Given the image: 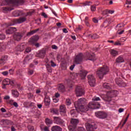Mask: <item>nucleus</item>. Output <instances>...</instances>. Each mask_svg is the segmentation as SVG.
I'll use <instances>...</instances> for the list:
<instances>
[{
	"instance_id": "1",
	"label": "nucleus",
	"mask_w": 131,
	"mask_h": 131,
	"mask_svg": "<svg viewBox=\"0 0 131 131\" xmlns=\"http://www.w3.org/2000/svg\"><path fill=\"white\" fill-rule=\"evenodd\" d=\"M85 99L84 98H81L78 100L77 101L75 102L74 105L76 109L79 110L81 112H85L88 111L89 109L85 108Z\"/></svg>"
},
{
	"instance_id": "2",
	"label": "nucleus",
	"mask_w": 131,
	"mask_h": 131,
	"mask_svg": "<svg viewBox=\"0 0 131 131\" xmlns=\"http://www.w3.org/2000/svg\"><path fill=\"white\" fill-rule=\"evenodd\" d=\"M108 73L109 68L107 66H103L99 68L96 72L97 75H98V77L100 79H102V78L104 77V75H106V74Z\"/></svg>"
},
{
	"instance_id": "3",
	"label": "nucleus",
	"mask_w": 131,
	"mask_h": 131,
	"mask_svg": "<svg viewBox=\"0 0 131 131\" xmlns=\"http://www.w3.org/2000/svg\"><path fill=\"white\" fill-rule=\"evenodd\" d=\"M79 123V120L77 119L71 118V125L69 126V129L70 131L76 130V127L77 124Z\"/></svg>"
},
{
	"instance_id": "4",
	"label": "nucleus",
	"mask_w": 131,
	"mask_h": 131,
	"mask_svg": "<svg viewBox=\"0 0 131 131\" xmlns=\"http://www.w3.org/2000/svg\"><path fill=\"white\" fill-rule=\"evenodd\" d=\"M39 39V37L37 35H35L31 37L29 40V45H34L36 48H39L40 47V44L38 42H36L37 40Z\"/></svg>"
},
{
	"instance_id": "5",
	"label": "nucleus",
	"mask_w": 131,
	"mask_h": 131,
	"mask_svg": "<svg viewBox=\"0 0 131 131\" xmlns=\"http://www.w3.org/2000/svg\"><path fill=\"white\" fill-rule=\"evenodd\" d=\"M27 18L25 17H20L18 19H14L12 20L13 24H10L9 25V26H12V25H15V24H20L25 22L26 21Z\"/></svg>"
},
{
	"instance_id": "6",
	"label": "nucleus",
	"mask_w": 131,
	"mask_h": 131,
	"mask_svg": "<svg viewBox=\"0 0 131 131\" xmlns=\"http://www.w3.org/2000/svg\"><path fill=\"white\" fill-rule=\"evenodd\" d=\"M75 94L76 97H81V96L84 95V90H83L81 86H78L76 88Z\"/></svg>"
},
{
	"instance_id": "7",
	"label": "nucleus",
	"mask_w": 131,
	"mask_h": 131,
	"mask_svg": "<svg viewBox=\"0 0 131 131\" xmlns=\"http://www.w3.org/2000/svg\"><path fill=\"white\" fill-rule=\"evenodd\" d=\"M88 107L90 109H99L101 107V104L99 102H90L88 105Z\"/></svg>"
},
{
	"instance_id": "8",
	"label": "nucleus",
	"mask_w": 131,
	"mask_h": 131,
	"mask_svg": "<svg viewBox=\"0 0 131 131\" xmlns=\"http://www.w3.org/2000/svg\"><path fill=\"white\" fill-rule=\"evenodd\" d=\"M88 82L91 86H95L96 85V79L93 75H89L88 76Z\"/></svg>"
},
{
	"instance_id": "9",
	"label": "nucleus",
	"mask_w": 131,
	"mask_h": 131,
	"mask_svg": "<svg viewBox=\"0 0 131 131\" xmlns=\"http://www.w3.org/2000/svg\"><path fill=\"white\" fill-rule=\"evenodd\" d=\"M95 115L96 117L101 119L107 118V113L103 111H99L95 113Z\"/></svg>"
},
{
	"instance_id": "10",
	"label": "nucleus",
	"mask_w": 131,
	"mask_h": 131,
	"mask_svg": "<svg viewBox=\"0 0 131 131\" xmlns=\"http://www.w3.org/2000/svg\"><path fill=\"white\" fill-rule=\"evenodd\" d=\"M24 35V33L23 32H16L13 35V38L14 40H16L17 41H20V40H21V39H22V37H23Z\"/></svg>"
},
{
	"instance_id": "11",
	"label": "nucleus",
	"mask_w": 131,
	"mask_h": 131,
	"mask_svg": "<svg viewBox=\"0 0 131 131\" xmlns=\"http://www.w3.org/2000/svg\"><path fill=\"white\" fill-rule=\"evenodd\" d=\"M3 85L5 87L6 86V85H9L10 84V85H12V86L15 85V82H14V81L11 80V79L9 78H6L4 79L3 81Z\"/></svg>"
},
{
	"instance_id": "12",
	"label": "nucleus",
	"mask_w": 131,
	"mask_h": 131,
	"mask_svg": "<svg viewBox=\"0 0 131 131\" xmlns=\"http://www.w3.org/2000/svg\"><path fill=\"white\" fill-rule=\"evenodd\" d=\"M83 58V55L82 54V53H80L78 54L75 58V63H76V64H79L80 62H82Z\"/></svg>"
},
{
	"instance_id": "13",
	"label": "nucleus",
	"mask_w": 131,
	"mask_h": 131,
	"mask_svg": "<svg viewBox=\"0 0 131 131\" xmlns=\"http://www.w3.org/2000/svg\"><path fill=\"white\" fill-rule=\"evenodd\" d=\"M46 56V50L45 49H42L39 51V52L36 54V57L38 58H41L43 59Z\"/></svg>"
},
{
	"instance_id": "14",
	"label": "nucleus",
	"mask_w": 131,
	"mask_h": 131,
	"mask_svg": "<svg viewBox=\"0 0 131 131\" xmlns=\"http://www.w3.org/2000/svg\"><path fill=\"white\" fill-rule=\"evenodd\" d=\"M13 6H23L25 4V0H13Z\"/></svg>"
},
{
	"instance_id": "15",
	"label": "nucleus",
	"mask_w": 131,
	"mask_h": 131,
	"mask_svg": "<svg viewBox=\"0 0 131 131\" xmlns=\"http://www.w3.org/2000/svg\"><path fill=\"white\" fill-rule=\"evenodd\" d=\"M116 83L119 85V86H126V84L124 82L122 81L121 79L116 78Z\"/></svg>"
},
{
	"instance_id": "16",
	"label": "nucleus",
	"mask_w": 131,
	"mask_h": 131,
	"mask_svg": "<svg viewBox=\"0 0 131 131\" xmlns=\"http://www.w3.org/2000/svg\"><path fill=\"white\" fill-rule=\"evenodd\" d=\"M85 126L88 131H95V129L97 128L90 123H86L85 124Z\"/></svg>"
},
{
	"instance_id": "17",
	"label": "nucleus",
	"mask_w": 131,
	"mask_h": 131,
	"mask_svg": "<svg viewBox=\"0 0 131 131\" xmlns=\"http://www.w3.org/2000/svg\"><path fill=\"white\" fill-rule=\"evenodd\" d=\"M16 31H17V28L15 27H10L6 30V34H13V33L16 32Z\"/></svg>"
},
{
	"instance_id": "18",
	"label": "nucleus",
	"mask_w": 131,
	"mask_h": 131,
	"mask_svg": "<svg viewBox=\"0 0 131 131\" xmlns=\"http://www.w3.org/2000/svg\"><path fill=\"white\" fill-rule=\"evenodd\" d=\"M86 56L89 60L90 61H95L96 60V57H95V54L93 53L92 54H90L89 52L86 53Z\"/></svg>"
},
{
	"instance_id": "19",
	"label": "nucleus",
	"mask_w": 131,
	"mask_h": 131,
	"mask_svg": "<svg viewBox=\"0 0 131 131\" xmlns=\"http://www.w3.org/2000/svg\"><path fill=\"white\" fill-rule=\"evenodd\" d=\"M54 121L55 123H56L57 124H63V120L59 117H54Z\"/></svg>"
},
{
	"instance_id": "20",
	"label": "nucleus",
	"mask_w": 131,
	"mask_h": 131,
	"mask_svg": "<svg viewBox=\"0 0 131 131\" xmlns=\"http://www.w3.org/2000/svg\"><path fill=\"white\" fill-rule=\"evenodd\" d=\"M25 50V45H18L16 47V51L17 52H23Z\"/></svg>"
},
{
	"instance_id": "21",
	"label": "nucleus",
	"mask_w": 131,
	"mask_h": 131,
	"mask_svg": "<svg viewBox=\"0 0 131 131\" xmlns=\"http://www.w3.org/2000/svg\"><path fill=\"white\" fill-rule=\"evenodd\" d=\"M58 91L61 92V93H64L66 89H65V86L62 84H58Z\"/></svg>"
},
{
	"instance_id": "22",
	"label": "nucleus",
	"mask_w": 131,
	"mask_h": 131,
	"mask_svg": "<svg viewBox=\"0 0 131 131\" xmlns=\"http://www.w3.org/2000/svg\"><path fill=\"white\" fill-rule=\"evenodd\" d=\"M3 6H7V5H13V0H4L2 2Z\"/></svg>"
},
{
	"instance_id": "23",
	"label": "nucleus",
	"mask_w": 131,
	"mask_h": 131,
	"mask_svg": "<svg viewBox=\"0 0 131 131\" xmlns=\"http://www.w3.org/2000/svg\"><path fill=\"white\" fill-rule=\"evenodd\" d=\"M88 72L85 71H81L80 73V75L81 76V79H84L86 77V74Z\"/></svg>"
},
{
	"instance_id": "24",
	"label": "nucleus",
	"mask_w": 131,
	"mask_h": 131,
	"mask_svg": "<svg viewBox=\"0 0 131 131\" xmlns=\"http://www.w3.org/2000/svg\"><path fill=\"white\" fill-rule=\"evenodd\" d=\"M60 113H63V116H65V114H66V107H65V105H60Z\"/></svg>"
},
{
	"instance_id": "25",
	"label": "nucleus",
	"mask_w": 131,
	"mask_h": 131,
	"mask_svg": "<svg viewBox=\"0 0 131 131\" xmlns=\"http://www.w3.org/2000/svg\"><path fill=\"white\" fill-rule=\"evenodd\" d=\"M78 108H76V110L72 109L70 111V114L72 117H77V115H76V110Z\"/></svg>"
},
{
	"instance_id": "26",
	"label": "nucleus",
	"mask_w": 131,
	"mask_h": 131,
	"mask_svg": "<svg viewBox=\"0 0 131 131\" xmlns=\"http://www.w3.org/2000/svg\"><path fill=\"white\" fill-rule=\"evenodd\" d=\"M113 97H116V95H114L112 96H109L107 95L105 97H104V100L106 102H111V98H113Z\"/></svg>"
},
{
	"instance_id": "27",
	"label": "nucleus",
	"mask_w": 131,
	"mask_h": 131,
	"mask_svg": "<svg viewBox=\"0 0 131 131\" xmlns=\"http://www.w3.org/2000/svg\"><path fill=\"white\" fill-rule=\"evenodd\" d=\"M52 131H62V128L59 126H53L51 129Z\"/></svg>"
},
{
	"instance_id": "28",
	"label": "nucleus",
	"mask_w": 131,
	"mask_h": 131,
	"mask_svg": "<svg viewBox=\"0 0 131 131\" xmlns=\"http://www.w3.org/2000/svg\"><path fill=\"white\" fill-rule=\"evenodd\" d=\"M110 53H111V55H112L113 57H116V56L118 55V52L117 51H116L114 49L111 50L110 51Z\"/></svg>"
},
{
	"instance_id": "29",
	"label": "nucleus",
	"mask_w": 131,
	"mask_h": 131,
	"mask_svg": "<svg viewBox=\"0 0 131 131\" xmlns=\"http://www.w3.org/2000/svg\"><path fill=\"white\" fill-rule=\"evenodd\" d=\"M39 30V29H37L36 30L31 31L30 32L27 33V36H30V35H32V34H34V33H36V32L38 31Z\"/></svg>"
},
{
	"instance_id": "30",
	"label": "nucleus",
	"mask_w": 131,
	"mask_h": 131,
	"mask_svg": "<svg viewBox=\"0 0 131 131\" xmlns=\"http://www.w3.org/2000/svg\"><path fill=\"white\" fill-rule=\"evenodd\" d=\"M46 106H49L51 103V99H50V97H46L44 100Z\"/></svg>"
},
{
	"instance_id": "31",
	"label": "nucleus",
	"mask_w": 131,
	"mask_h": 131,
	"mask_svg": "<svg viewBox=\"0 0 131 131\" xmlns=\"http://www.w3.org/2000/svg\"><path fill=\"white\" fill-rule=\"evenodd\" d=\"M122 62H124V59H123V57H122L121 56L118 57L116 59V63H122Z\"/></svg>"
},
{
	"instance_id": "32",
	"label": "nucleus",
	"mask_w": 131,
	"mask_h": 131,
	"mask_svg": "<svg viewBox=\"0 0 131 131\" xmlns=\"http://www.w3.org/2000/svg\"><path fill=\"white\" fill-rule=\"evenodd\" d=\"M12 94L13 97H14L15 98H18V97H19V92H18V91L16 90H12Z\"/></svg>"
},
{
	"instance_id": "33",
	"label": "nucleus",
	"mask_w": 131,
	"mask_h": 131,
	"mask_svg": "<svg viewBox=\"0 0 131 131\" xmlns=\"http://www.w3.org/2000/svg\"><path fill=\"white\" fill-rule=\"evenodd\" d=\"M103 87L107 90H110L111 89V85L108 83H104L103 84Z\"/></svg>"
},
{
	"instance_id": "34",
	"label": "nucleus",
	"mask_w": 131,
	"mask_h": 131,
	"mask_svg": "<svg viewBox=\"0 0 131 131\" xmlns=\"http://www.w3.org/2000/svg\"><path fill=\"white\" fill-rule=\"evenodd\" d=\"M2 9L4 13H7V12L11 11L12 10H13V8L10 7H3Z\"/></svg>"
},
{
	"instance_id": "35",
	"label": "nucleus",
	"mask_w": 131,
	"mask_h": 131,
	"mask_svg": "<svg viewBox=\"0 0 131 131\" xmlns=\"http://www.w3.org/2000/svg\"><path fill=\"white\" fill-rule=\"evenodd\" d=\"M45 122L47 125H50V124H53V120L47 118L45 119Z\"/></svg>"
},
{
	"instance_id": "36",
	"label": "nucleus",
	"mask_w": 131,
	"mask_h": 131,
	"mask_svg": "<svg viewBox=\"0 0 131 131\" xmlns=\"http://www.w3.org/2000/svg\"><path fill=\"white\" fill-rule=\"evenodd\" d=\"M114 10H106L103 12L104 15H108V14H113Z\"/></svg>"
},
{
	"instance_id": "37",
	"label": "nucleus",
	"mask_w": 131,
	"mask_h": 131,
	"mask_svg": "<svg viewBox=\"0 0 131 131\" xmlns=\"http://www.w3.org/2000/svg\"><path fill=\"white\" fill-rule=\"evenodd\" d=\"M90 36L91 37V38H92V39H96V38H98L99 37V36H98V35L97 34H94V35H88V37H90Z\"/></svg>"
},
{
	"instance_id": "38",
	"label": "nucleus",
	"mask_w": 131,
	"mask_h": 131,
	"mask_svg": "<svg viewBox=\"0 0 131 131\" xmlns=\"http://www.w3.org/2000/svg\"><path fill=\"white\" fill-rule=\"evenodd\" d=\"M27 127H28V129L29 131H35V130L34 129V127L33 126L29 125Z\"/></svg>"
},
{
	"instance_id": "39",
	"label": "nucleus",
	"mask_w": 131,
	"mask_h": 131,
	"mask_svg": "<svg viewBox=\"0 0 131 131\" xmlns=\"http://www.w3.org/2000/svg\"><path fill=\"white\" fill-rule=\"evenodd\" d=\"M2 121L3 123V124H6L7 125L10 124V121L8 120H2Z\"/></svg>"
},
{
	"instance_id": "40",
	"label": "nucleus",
	"mask_w": 131,
	"mask_h": 131,
	"mask_svg": "<svg viewBox=\"0 0 131 131\" xmlns=\"http://www.w3.org/2000/svg\"><path fill=\"white\" fill-rule=\"evenodd\" d=\"M66 103L68 106H69V105H71V100H70V99L68 98L66 100Z\"/></svg>"
},
{
	"instance_id": "41",
	"label": "nucleus",
	"mask_w": 131,
	"mask_h": 131,
	"mask_svg": "<svg viewBox=\"0 0 131 131\" xmlns=\"http://www.w3.org/2000/svg\"><path fill=\"white\" fill-rule=\"evenodd\" d=\"M47 68V70L48 71V72H52V68H51V66L50 64H47L46 66Z\"/></svg>"
},
{
	"instance_id": "42",
	"label": "nucleus",
	"mask_w": 131,
	"mask_h": 131,
	"mask_svg": "<svg viewBox=\"0 0 131 131\" xmlns=\"http://www.w3.org/2000/svg\"><path fill=\"white\" fill-rule=\"evenodd\" d=\"M90 4H92L91 2L86 1L85 3H82L83 6H90Z\"/></svg>"
},
{
	"instance_id": "43",
	"label": "nucleus",
	"mask_w": 131,
	"mask_h": 131,
	"mask_svg": "<svg viewBox=\"0 0 131 131\" xmlns=\"http://www.w3.org/2000/svg\"><path fill=\"white\" fill-rule=\"evenodd\" d=\"M25 14L23 12H19L17 14L14 15L15 17H19V16H23Z\"/></svg>"
},
{
	"instance_id": "44",
	"label": "nucleus",
	"mask_w": 131,
	"mask_h": 131,
	"mask_svg": "<svg viewBox=\"0 0 131 131\" xmlns=\"http://www.w3.org/2000/svg\"><path fill=\"white\" fill-rule=\"evenodd\" d=\"M6 38V35L4 34H0V39H5Z\"/></svg>"
},
{
	"instance_id": "45",
	"label": "nucleus",
	"mask_w": 131,
	"mask_h": 131,
	"mask_svg": "<svg viewBox=\"0 0 131 131\" xmlns=\"http://www.w3.org/2000/svg\"><path fill=\"white\" fill-rule=\"evenodd\" d=\"M61 67L62 68H63V69H65V68H66V67H67L66 62H64L61 63Z\"/></svg>"
},
{
	"instance_id": "46",
	"label": "nucleus",
	"mask_w": 131,
	"mask_h": 131,
	"mask_svg": "<svg viewBox=\"0 0 131 131\" xmlns=\"http://www.w3.org/2000/svg\"><path fill=\"white\" fill-rule=\"evenodd\" d=\"M1 59H3L4 61H7L8 60V56L5 55L1 57Z\"/></svg>"
},
{
	"instance_id": "47",
	"label": "nucleus",
	"mask_w": 131,
	"mask_h": 131,
	"mask_svg": "<svg viewBox=\"0 0 131 131\" xmlns=\"http://www.w3.org/2000/svg\"><path fill=\"white\" fill-rule=\"evenodd\" d=\"M91 10L92 12H95V11H96V6L92 5L91 6Z\"/></svg>"
},
{
	"instance_id": "48",
	"label": "nucleus",
	"mask_w": 131,
	"mask_h": 131,
	"mask_svg": "<svg viewBox=\"0 0 131 131\" xmlns=\"http://www.w3.org/2000/svg\"><path fill=\"white\" fill-rule=\"evenodd\" d=\"M78 131H85V129L82 127H79L78 128Z\"/></svg>"
},
{
	"instance_id": "49",
	"label": "nucleus",
	"mask_w": 131,
	"mask_h": 131,
	"mask_svg": "<svg viewBox=\"0 0 131 131\" xmlns=\"http://www.w3.org/2000/svg\"><path fill=\"white\" fill-rule=\"evenodd\" d=\"M33 13H34V11H30L29 12H28L27 14L26 15V17H27V16H31V15H32Z\"/></svg>"
},
{
	"instance_id": "50",
	"label": "nucleus",
	"mask_w": 131,
	"mask_h": 131,
	"mask_svg": "<svg viewBox=\"0 0 131 131\" xmlns=\"http://www.w3.org/2000/svg\"><path fill=\"white\" fill-rule=\"evenodd\" d=\"M117 27H119V30H120V28H121V27H124V25L122 24L121 26H120V24H118L117 25Z\"/></svg>"
},
{
	"instance_id": "51",
	"label": "nucleus",
	"mask_w": 131,
	"mask_h": 131,
	"mask_svg": "<svg viewBox=\"0 0 131 131\" xmlns=\"http://www.w3.org/2000/svg\"><path fill=\"white\" fill-rule=\"evenodd\" d=\"M41 16L44 17V18H48V15L45 12H42L41 13Z\"/></svg>"
},
{
	"instance_id": "52",
	"label": "nucleus",
	"mask_w": 131,
	"mask_h": 131,
	"mask_svg": "<svg viewBox=\"0 0 131 131\" xmlns=\"http://www.w3.org/2000/svg\"><path fill=\"white\" fill-rule=\"evenodd\" d=\"M82 27L81 26H79L75 30V31H78L81 30Z\"/></svg>"
},
{
	"instance_id": "53",
	"label": "nucleus",
	"mask_w": 131,
	"mask_h": 131,
	"mask_svg": "<svg viewBox=\"0 0 131 131\" xmlns=\"http://www.w3.org/2000/svg\"><path fill=\"white\" fill-rule=\"evenodd\" d=\"M100 98H99V97H96L95 98H93V99H92V101H93V102H96V101H100Z\"/></svg>"
},
{
	"instance_id": "54",
	"label": "nucleus",
	"mask_w": 131,
	"mask_h": 131,
	"mask_svg": "<svg viewBox=\"0 0 131 131\" xmlns=\"http://www.w3.org/2000/svg\"><path fill=\"white\" fill-rule=\"evenodd\" d=\"M53 113H54V114H58L59 112H58V110L57 109H53L52 110Z\"/></svg>"
},
{
	"instance_id": "55",
	"label": "nucleus",
	"mask_w": 131,
	"mask_h": 131,
	"mask_svg": "<svg viewBox=\"0 0 131 131\" xmlns=\"http://www.w3.org/2000/svg\"><path fill=\"white\" fill-rule=\"evenodd\" d=\"M25 52H26V53H30V52H31V49L30 48H27Z\"/></svg>"
},
{
	"instance_id": "56",
	"label": "nucleus",
	"mask_w": 131,
	"mask_h": 131,
	"mask_svg": "<svg viewBox=\"0 0 131 131\" xmlns=\"http://www.w3.org/2000/svg\"><path fill=\"white\" fill-rule=\"evenodd\" d=\"M51 63L52 67H55V66H56V63H55V62H54V61L53 60L51 61Z\"/></svg>"
},
{
	"instance_id": "57",
	"label": "nucleus",
	"mask_w": 131,
	"mask_h": 131,
	"mask_svg": "<svg viewBox=\"0 0 131 131\" xmlns=\"http://www.w3.org/2000/svg\"><path fill=\"white\" fill-rule=\"evenodd\" d=\"M9 73L11 75H13L14 74V70L13 69L9 70Z\"/></svg>"
},
{
	"instance_id": "58",
	"label": "nucleus",
	"mask_w": 131,
	"mask_h": 131,
	"mask_svg": "<svg viewBox=\"0 0 131 131\" xmlns=\"http://www.w3.org/2000/svg\"><path fill=\"white\" fill-rule=\"evenodd\" d=\"M2 74L5 76H7L9 74V72L8 71H5L2 72Z\"/></svg>"
},
{
	"instance_id": "59",
	"label": "nucleus",
	"mask_w": 131,
	"mask_h": 131,
	"mask_svg": "<svg viewBox=\"0 0 131 131\" xmlns=\"http://www.w3.org/2000/svg\"><path fill=\"white\" fill-rule=\"evenodd\" d=\"M0 64H2L3 65H4V64H5V60L4 59L1 58Z\"/></svg>"
},
{
	"instance_id": "60",
	"label": "nucleus",
	"mask_w": 131,
	"mask_h": 131,
	"mask_svg": "<svg viewBox=\"0 0 131 131\" xmlns=\"http://www.w3.org/2000/svg\"><path fill=\"white\" fill-rule=\"evenodd\" d=\"M13 106H14V107H16V108L18 107V103L16 102H14L13 103Z\"/></svg>"
},
{
	"instance_id": "61",
	"label": "nucleus",
	"mask_w": 131,
	"mask_h": 131,
	"mask_svg": "<svg viewBox=\"0 0 131 131\" xmlns=\"http://www.w3.org/2000/svg\"><path fill=\"white\" fill-rule=\"evenodd\" d=\"M52 48L53 50H57L58 49V47H57L56 45H52Z\"/></svg>"
},
{
	"instance_id": "62",
	"label": "nucleus",
	"mask_w": 131,
	"mask_h": 131,
	"mask_svg": "<svg viewBox=\"0 0 131 131\" xmlns=\"http://www.w3.org/2000/svg\"><path fill=\"white\" fill-rule=\"evenodd\" d=\"M115 46H121V43L119 42H115L114 43Z\"/></svg>"
},
{
	"instance_id": "63",
	"label": "nucleus",
	"mask_w": 131,
	"mask_h": 131,
	"mask_svg": "<svg viewBox=\"0 0 131 131\" xmlns=\"http://www.w3.org/2000/svg\"><path fill=\"white\" fill-rule=\"evenodd\" d=\"M126 5H131V1L130 0H126Z\"/></svg>"
},
{
	"instance_id": "64",
	"label": "nucleus",
	"mask_w": 131,
	"mask_h": 131,
	"mask_svg": "<svg viewBox=\"0 0 131 131\" xmlns=\"http://www.w3.org/2000/svg\"><path fill=\"white\" fill-rule=\"evenodd\" d=\"M44 131H50L49 130V127L45 126L43 129Z\"/></svg>"
}]
</instances>
